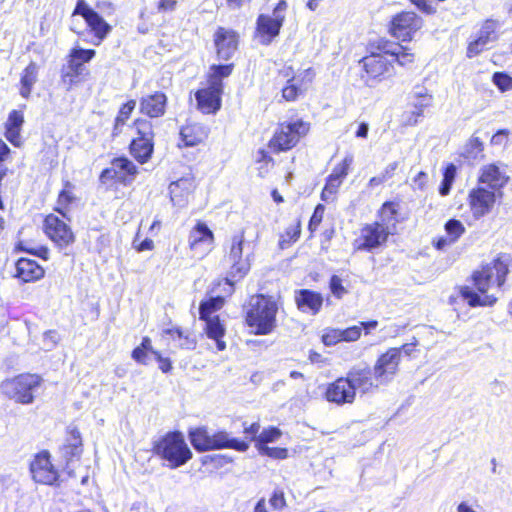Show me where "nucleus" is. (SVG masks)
<instances>
[{
	"mask_svg": "<svg viewBox=\"0 0 512 512\" xmlns=\"http://www.w3.org/2000/svg\"><path fill=\"white\" fill-rule=\"evenodd\" d=\"M260 451L276 459H284L287 457V450L285 448H271L268 446H262Z\"/></svg>",
	"mask_w": 512,
	"mask_h": 512,
	"instance_id": "obj_55",
	"label": "nucleus"
},
{
	"mask_svg": "<svg viewBox=\"0 0 512 512\" xmlns=\"http://www.w3.org/2000/svg\"><path fill=\"white\" fill-rule=\"evenodd\" d=\"M389 235V231L381 225L375 222L367 224L361 229L360 238L355 240L354 247L356 250L371 251L384 244Z\"/></svg>",
	"mask_w": 512,
	"mask_h": 512,
	"instance_id": "obj_13",
	"label": "nucleus"
},
{
	"mask_svg": "<svg viewBox=\"0 0 512 512\" xmlns=\"http://www.w3.org/2000/svg\"><path fill=\"white\" fill-rule=\"evenodd\" d=\"M353 163V156L352 155H346L343 161L339 164H337L333 170L332 173L328 176L334 180H337L339 182H343V180L346 178V176L349 173L350 166Z\"/></svg>",
	"mask_w": 512,
	"mask_h": 512,
	"instance_id": "obj_44",
	"label": "nucleus"
},
{
	"mask_svg": "<svg viewBox=\"0 0 512 512\" xmlns=\"http://www.w3.org/2000/svg\"><path fill=\"white\" fill-rule=\"evenodd\" d=\"M198 109L203 113H216L221 107V95L202 88L195 93Z\"/></svg>",
	"mask_w": 512,
	"mask_h": 512,
	"instance_id": "obj_30",
	"label": "nucleus"
},
{
	"mask_svg": "<svg viewBox=\"0 0 512 512\" xmlns=\"http://www.w3.org/2000/svg\"><path fill=\"white\" fill-rule=\"evenodd\" d=\"M94 10L90 8L84 0H79L74 9L73 15H81L86 20Z\"/></svg>",
	"mask_w": 512,
	"mask_h": 512,
	"instance_id": "obj_56",
	"label": "nucleus"
},
{
	"mask_svg": "<svg viewBox=\"0 0 512 512\" xmlns=\"http://www.w3.org/2000/svg\"><path fill=\"white\" fill-rule=\"evenodd\" d=\"M224 304V298L221 296L212 297L207 301H202L199 307L200 319L211 317V314L221 309Z\"/></svg>",
	"mask_w": 512,
	"mask_h": 512,
	"instance_id": "obj_41",
	"label": "nucleus"
},
{
	"mask_svg": "<svg viewBox=\"0 0 512 512\" xmlns=\"http://www.w3.org/2000/svg\"><path fill=\"white\" fill-rule=\"evenodd\" d=\"M181 140L186 147H194L208 137V129L199 123L188 124L180 131Z\"/></svg>",
	"mask_w": 512,
	"mask_h": 512,
	"instance_id": "obj_31",
	"label": "nucleus"
},
{
	"mask_svg": "<svg viewBox=\"0 0 512 512\" xmlns=\"http://www.w3.org/2000/svg\"><path fill=\"white\" fill-rule=\"evenodd\" d=\"M82 453V440L80 432L76 428L69 430V436L62 448V454L67 461L79 458Z\"/></svg>",
	"mask_w": 512,
	"mask_h": 512,
	"instance_id": "obj_38",
	"label": "nucleus"
},
{
	"mask_svg": "<svg viewBox=\"0 0 512 512\" xmlns=\"http://www.w3.org/2000/svg\"><path fill=\"white\" fill-rule=\"evenodd\" d=\"M250 306L246 316L248 326L254 328L257 335L271 333L276 326V302L271 297L256 295L251 298Z\"/></svg>",
	"mask_w": 512,
	"mask_h": 512,
	"instance_id": "obj_3",
	"label": "nucleus"
},
{
	"mask_svg": "<svg viewBox=\"0 0 512 512\" xmlns=\"http://www.w3.org/2000/svg\"><path fill=\"white\" fill-rule=\"evenodd\" d=\"M214 43L218 58L227 61L237 50L238 36L233 30L220 27L214 35Z\"/></svg>",
	"mask_w": 512,
	"mask_h": 512,
	"instance_id": "obj_16",
	"label": "nucleus"
},
{
	"mask_svg": "<svg viewBox=\"0 0 512 512\" xmlns=\"http://www.w3.org/2000/svg\"><path fill=\"white\" fill-rule=\"evenodd\" d=\"M288 8L286 0H279L273 9V15L260 14L256 20V34L260 44L270 45L276 38L285 21V12Z\"/></svg>",
	"mask_w": 512,
	"mask_h": 512,
	"instance_id": "obj_6",
	"label": "nucleus"
},
{
	"mask_svg": "<svg viewBox=\"0 0 512 512\" xmlns=\"http://www.w3.org/2000/svg\"><path fill=\"white\" fill-rule=\"evenodd\" d=\"M387 56V54L379 50V52H372L361 60L366 73L365 82L368 86L372 87L376 82H380L394 74L392 61L387 59Z\"/></svg>",
	"mask_w": 512,
	"mask_h": 512,
	"instance_id": "obj_8",
	"label": "nucleus"
},
{
	"mask_svg": "<svg viewBox=\"0 0 512 512\" xmlns=\"http://www.w3.org/2000/svg\"><path fill=\"white\" fill-rule=\"evenodd\" d=\"M493 82L501 91H508L512 89V77L505 73H494Z\"/></svg>",
	"mask_w": 512,
	"mask_h": 512,
	"instance_id": "obj_50",
	"label": "nucleus"
},
{
	"mask_svg": "<svg viewBox=\"0 0 512 512\" xmlns=\"http://www.w3.org/2000/svg\"><path fill=\"white\" fill-rule=\"evenodd\" d=\"M342 341L354 342L361 336V327L354 325L346 329H341Z\"/></svg>",
	"mask_w": 512,
	"mask_h": 512,
	"instance_id": "obj_53",
	"label": "nucleus"
},
{
	"mask_svg": "<svg viewBox=\"0 0 512 512\" xmlns=\"http://www.w3.org/2000/svg\"><path fill=\"white\" fill-rule=\"evenodd\" d=\"M166 104V95L162 92H155L141 98L140 112L151 118H158L164 115Z\"/></svg>",
	"mask_w": 512,
	"mask_h": 512,
	"instance_id": "obj_23",
	"label": "nucleus"
},
{
	"mask_svg": "<svg viewBox=\"0 0 512 512\" xmlns=\"http://www.w3.org/2000/svg\"><path fill=\"white\" fill-rule=\"evenodd\" d=\"M378 50L390 56L392 63L397 62L401 66L412 63L414 60V55L408 52L407 48L389 41H381L378 45Z\"/></svg>",
	"mask_w": 512,
	"mask_h": 512,
	"instance_id": "obj_29",
	"label": "nucleus"
},
{
	"mask_svg": "<svg viewBox=\"0 0 512 512\" xmlns=\"http://www.w3.org/2000/svg\"><path fill=\"white\" fill-rule=\"evenodd\" d=\"M233 71V64L226 65H212L208 73V86L207 89L222 95L223 93V79L231 75Z\"/></svg>",
	"mask_w": 512,
	"mask_h": 512,
	"instance_id": "obj_32",
	"label": "nucleus"
},
{
	"mask_svg": "<svg viewBox=\"0 0 512 512\" xmlns=\"http://www.w3.org/2000/svg\"><path fill=\"white\" fill-rule=\"evenodd\" d=\"M44 342L47 349H51L56 343V333L54 331H47L44 333Z\"/></svg>",
	"mask_w": 512,
	"mask_h": 512,
	"instance_id": "obj_64",
	"label": "nucleus"
},
{
	"mask_svg": "<svg viewBox=\"0 0 512 512\" xmlns=\"http://www.w3.org/2000/svg\"><path fill=\"white\" fill-rule=\"evenodd\" d=\"M456 176V166L454 164H449L444 171L443 180L439 187V193L442 196H446L449 194L451 186Z\"/></svg>",
	"mask_w": 512,
	"mask_h": 512,
	"instance_id": "obj_45",
	"label": "nucleus"
},
{
	"mask_svg": "<svg viewBox=\"0 0 512 512\" xmlns=\"http://www.w3.org/2000/svg\"><path fill=\"white\" fill-rule=\"evenodd\" d=\"M497 23L494 20H487L481 27L477 38L470 42L467 48V56L472 58L487 48V45L497 39Z\"/></svg>",
	"mask_w": 512,
	"mask_h": 512,
	"instance_id": "obj_19",
	"label": "nucleus"
},
{
	"mask_svg": "<svg viewBox=\"0 0 512 512\" xmlns=\"http://www.w3.org/2000/svg\"><path fill=\"white\" fill-rule=\"evenodd\" d=\"M153 355L155 359L159 362V369L163 373L170 372V370L172 369V363L170 359L162 357V355L158 351H153Z\"/></svg>",
	"mask_w": 512,
	"mask_h": 512,
	"instance_id": "obj_58",
	"label": "nucleus"
},
{
	"mask_svg": "<svg viewBox=\"0 0 512 512\" xmlns=\"http://www.w3.org/2000/svg\"><path fill=\"white\" fill-rule=\"evenodd\" d=\"M135 106V100H129L127 103L122 105L115 119V130H118L120 126L125 124L126 120L130 117L131 113L135 109Z\"/></svg>",
	"mask_w": 512,
	"mask_h": 512,
	"instance_id": "obj_46",
	"label": "nucleus"
},
{
	"mask_svg": "<svg viewBox=\"0 0 512 512\" xmlns=\"http://www.w3.org/2000/svg\"><path fill=\"white\" fill-rule=\"evenodd\" d=\"M42 378L37 374H20L1 383L2 393L11 400L21 404H31L34 392L40 387Z\"/></svg>",
	"mask_w": 512,
	"mask_h": 512,
	"instance_id": "obj_4",
	"label": "nucleus"
},
{
	"mask_svg": "<svg viewBox=\"0 0 512 512\" xmlns=\"http://www.w3.org/2000/svg\"><path fill=\"white\" fill-rule=\"evenodd\" d=\"M85 22L97 39V42L94 43L95 45H99L112 30L111 25H109L96 11L90 14Z\"/></svg>",
	"mask_w": 512,
	"mask_h": 512,
	"instance_id": "obj_37",
	"label": "nucleus"
},
{
	"mask_svg": "<svg viewBox=\"0 0 512 512\" xmlns=\"http://www.w3.org/2000/svg\"><path fill=\"white\" fill-rule=\"evenodd\" d=\"M30 471L34 481L44 485H54L59 477L50 461V455L46 451L35 457L30 465Z\"/></svg>",
	"mask_w": 512,
	"mask_h": 512,
	"instance_id": "obj_14",
	"label": "nucleus"
},
{
	"mask_svg": "<svg viewBox=\"0 0 512 512\" xmlns=\"http://www.w3.org/2000/svg\"><path fill=\"white\" fill-rule=\"evenodd\" d=\"M445 231L447 235L452 239V241L456 242L465 232V227L461 223V221L456 219H450L445 224Z\"/></svg>",
	"mask_w": 512,
	"mask_h": 512,
	"instance_id": "obj_47",
	"label": "nucleus"
},
{
	"mask_svg": "<svg viewBox=\"0 0 512 512\" xmlns=\"http://www.w3.org/2000/svg\"><path fill=\"white\" fill-rule=\"evenodd\" d=\"M70 187H72V185L69 182H67L65 185V189L60 192L59 201L61 203H71L74 199L71 192L68 190V188Z\"/></svg>",
	"mask_w": 512,
	"mask_h": 512,
	"instance_id": "obj_63",
	"label": "nucleus"
},
{
	"mask_svg": "<svg viewBox=\"0 0 512 512\" xmlns=\"http://www.w3.org/2000/svg\"><path fill=\"white\" fill-rule=\"evenodd\" d=\"M44 269L35 261L20 258L16 263V276L23 282H31L42 278Z\"/></svg>",
	"mask_w": 512,
	"mask_h": 512,
	"instance_id": "obj_26",
	"label": "nucleus"
},
{
	"mask_svg": "<svg viewBox=\"0 0 512 512\" xmlns=\"http://www.w3.org/2000/svg\"><path fill=\"white\" fill-rule=\"evenodd\" d=\"M44 231L59 248H65L74 242V234L69 225L54 214L45 218Z\"/></svg>",
	"mask_w": 512,
	"mask_h": 512,
	"instance_id": "obj_12",
	"label": "nucleus"
},
{
	"mask_svg": "<svg viewBox=\"0 0 512 512\" xmlns=\"http://www.w3.org/2000/svg\"><path fill=\"white\" fill-rule=\"evenodd\" d=\"M189 439L193 447L199 452L213 450L212 435L209 434L205 427L190 430Z\"/></svg>",
	"mask_w": 512,
	"mask_h": 512,
	"instance_id": "obj_39",
	"label": "nucleus"
},
{
	"mask_svg": "<svg viewBox=\"0 0 512 512\" xmlns=\"http://www.w3.org/2000/svg\"><path fill=\"white\" fill-rule=\"evenodd\" d=\"M422 26V19L414 12H401L393 17L390 32L401 41H409Z\"/></svg>",
	"mask_w": 512,
	"mask_h": 512,
	"instance_id": "obj_11",
	"label": "nucleus"
},
{
	"mask_svg": "<svg viewBox=\"0 0 512 512\" xmlns=\"http://www.w3.org/2000/svg\"><path fill=\"white\" fill-rule=\"evenodd\" d=\"M23 123L24 116L22 112L18 110H12L8 115V119L5 123V128L21 129Z\"/></svg>",
	"mask_w": 512,
	"mask_h": 512,
	"instance_id": "obj_52",
	"label": "nucleus"
},
{
	"mask_svg": "<svg viewBox=\"0 0 512 512\" xmlns=\"http://www.w3.org/2000/svg\"><path fill=\"white\" fill-rule=\"evenodd\" d=\"M153 451L156 456L165 460L171 469L185 465L193 456L183 434L179 431L168 432L156 440Z\"/></svg>",
	"mask_w": 512,
	"mask_h": 512,
	"instance_id": "obj_2",
	"label": "nucleus"
},
{
	"mask_svg": "<svg viewBox=\"0 0 512 512\" xmlns=\"http://www.w3.org/2000/svg\"><path fill=\"white\" fill-rule=\"evenodd\" d=\"M509 180V177L504 171L495 164H488L481 168L479 176V183L486 184L489 188L494 191H499L503 188Z\"/></svg>",
	"mask_w": 512,
	"mask_h": 512,
	"instance_id": "obj_24",
	"label": "nucleus"
},
{
	"mask_svg": "<svg viewBox=\"0 0 512 512\" xmlns=\"http://www.w3.org/2000/svg\"><path fill=\"white\" fill-rule=\"evenodd\" d=\"M314 73L311 69L305 71V76H292L287 80L286 86L282 89V97L286 101H295L299 95H301L306 87H304V81L307 83L312 81Z\"/></svg>",
	"mask_w": 512,
	"mask_h": 512,
	"instance_id": "obj_27",
	"label": "nucleus"
},
{
	"mask_svg": "<svg viewBox=\"0 0 512 512\" xmlns=\"http://www.w3.org/2000/svg\"><path fill=\"white\" fill-rule=\"evenodd\" d=\"M325 396L329 402L341 405L352 403L356 394L347 377H341L329 384Z\"/></svg>",
	"mask_w": 512,
	"mask_h": 512,
	"instance_id": "obj_17",
	"label": "nucleus"
},
{
	"mask_svg": "<svg viewBox=\"0 0 512 512\" xmlns=\"http://www.w3.org/2000/svg\"><path fill=\"white\" fill-rule=\"evenodd\" d=\"M321 339L325 346H334L342 342L341 329L326 328L323 330Z\"/></svg>",
	"mask_w": 512,
	"mask_h": 512,
	"instance_id": "obj_48",
	"label": "nucleus"
},
{
	"mask_svg": "<svg viewBox=\"0 0 512 512\" xmlns=\"http://www.w3.org/2000/svg\"><path fill=\"white\" fill-rule=\"evenodd\" d=\"M417 8L424 13L430 14L433 12L431 0H410Z\"/></svg>",
	"mask_w": 512,
	"mask_h": 512,
	"instance_id": "obj_61",
	"label": "nucleus"
},
{
	"mask_svg": "<svg viewBox=\"0 0 512 512\" xmlns=\"http://www.w3.org/2000/svg\"><path fill=\"white\" fill-rule=\"evenodd\" d=\"M496 195V191H489L484 187L472 189L469 199L474 216L482 217L487 214L495 203Z\"/></svg>",
	"mask_w": 512,
	"mask_h": 512,
	"instance_id": "obj_18",
	"label": "nucleus"
},
{
	"mask_svg": "<svg viewBox=\"0 0 512 512\" xmlns=\"http://www.w3.org/2000/svg\"><path fill=\"white\" fill-rule=\"evenodd\" d=\"M5 136L7 140L12 143L14 146H19L20 141V131L21 129H13V128H5Z\"/></svg>",
	"mask_w": 512,
	"mask_h": 512,
	"instance_id": "obj_59",
	"label": "nucleus"
},
{
	"mask_svg": "<svg viewBox=\"0 0 512 512\" xmlns=\"http://www.w3.org/2000/svg\"><path fill=\"white\" fill-rule=\"evenodd\" d=\"M164 334L171 336L173 340L180 341L179 347L182 349L192 350L196 347V339L189 333L184 332L180 328H170L163 331Z\"/></svg>",
	"mask_w": 512,
	"mask_h": 512,
	"instance_id": "obj_40",
	"label": "nucleus"
},
{
	"mask_svg": "<svg viewBox=\"0 0 512 512\" xmlns=\"http://www.w3.org/2000/svg\"><path fill=\"white\" fill-rule=\"evenodd\" d=\"M195 188L193 177L187 176L172 182L169 185L170 199L173 205L183 207L188 203L189 197Z\"/></svg>",
	"mask_w": 512,
	"mask_h": 512,
	"instance_id": "obj_22",
	"label": "nucleus"
},
{
	"mask_svg": "<svg viewBox=\"0 0 512 512\" xmlns=\"http://www.w3.org/2000/svg\"><path fill=\"white\" fill-rule=\"evenodd\" d=\"M205 321V332L208 338L213 339L216 342L217 349L223 351L226 349V343L222 340L225 335V327L221 323L218 316L207 317L202 319Z\"/></svg>",
	"mask_w": 512,
	"mask_h": 512,
	"instance_id": "obj_34",
	"label": "nucleus"
},
{
	"mask_svg": "<svg viewBox=\"0 0 512 512\" xmlns=\"http://www.w3.org/2000/svg\"><path fill=\"white\" fill-rule=\"evenodd\" d=\"M309 124L302 120L283 123L274 133L269 146L275 151H286L294 147L309 131Z\"/></svg>",
	"mask_w": 512,
	"mask_h": 512,
	"instance_id": "obj_7",
	"label": "nucleus"
},
{
	"mask_svg": "<svg viewBox=\"0 0 512 512\" xmlns=\"http://www.w3.org/2000/svg\"><path fill=\"white\" fill-rule=\"evenodd\" d=\"M330 289L332 294L338 299L342 298L344 294L347 293V290L342 285V280L337 275H333L330 279Z\"/></svg>",
	"mask_w": 512,
	"mask_h": 512,
	"instance_id": "obj_54",
	"label": "nucleus"
},
{
	"mask_svg": "<svg viewBox=\"0 0 512 512\" xmlns=\"http://www.w3.org/2000/svg\"><path fill=\"white\" fill-rule=\"evenodd\" d=\"M281 436V431L278 428L271 427L263 430L257 437L259 443L265 444L276 441Z\"/></svg>",
	"mask_w": 512,
	"mask_h": 512,
	"instance_id": "obj_51",
	"label": "nucleus"
},
{
	"mask_svg": "<svg viewBox=\"0 0 512 512\" xmlns=\"http://www.w3.org/2000/svg\"><path fill=\"white\" fill-rule=\"evenodd\" d=\"M147 351L140 346L136 347L132 352V358L138 363L146 364Z\"/></svg>",
	"mask_w": 512,
	"mask_h": 512,
	"instance_id": "obj_62",
	"label": "nucleus"
},
{
	"mask_svg": "<svg viewBox=\"0 0 512 512\" xmlns=\"http://www.w3.org/2000/svg\"><path fill=\"white\" fill-rule=\"evenodd\" d=\"M177 5V0H159L157 4V11L159 13L174 12Z\"/></svg>",
	"mask_w": 512,
	"mask_h": 512,
	"instance_id": "obj_57",
	"label": "nucleus"
},
{
	"mask_svg": "<svg viewBox=\"0 0 512 512\" xmlns=\"http://www.w3.org/2000/svg\"><path fill=\"white\" fill-rule=\"evenodd\" d=\"M135 125L138 137L131 142L130 153L139 163L143 164L152 156L154 149V133L152 124L148 120H137Z\"/></svg>",
	"mask_w": 512,
	"mask_h": 512,
	"instance_id": "obj_9",
	"label": "nucleus"
},
{
	"mask_svg": "<svg viewBox=\"0 0 512 512\" xmlns=\"http://www.w3.org/2000/svg\"><path fill=\"white\" fill-rule=\"evenodd\" d=\"M213 242V232L203 222H198L190 232L189 247L195 254H198L201 257L205 256L212 250Z\"/></svg>",
	"mask_w": 512,
	"mask_h": 512,
	"instance_id": "obj_15",
	"label": "nucleus"
},
{
	"mask_svg": "<svg viewBox=\"0 0 512 512\" xmlns=\"http://www.w3.org/2000/svg\"><path fill=\"white\" fill-rule=\"evenodd\" d=\"M397 222V205L393 202H385L379 211V220L375 223L388 230L390 234H393L396 230Z\"/></svg>",
	"mask_w": 512,
	"mask_h": 512,
	"instance_id": "obj_35",
	"label": "nucleus"
},
{
	"mask_svg": "<svg viewBox=\"0 0 512 512\" xmlns=\"http://www.w3.org/2000/svg\"><path fill=\"white\" fill-rule=\"evenodd\" d=\"M269 512H283L287 508V502L284 491L282 489H275L266 504Z\"/></svg>",
	"mask_w": 512,
	"mask_h": 512,
	"instance_id": "obj_42",
	"label": "nucleus"
},
{
	"mask_svg": "<svg viewBox=\"0 0 512 512\" xmlns=\"http://www.w3.org/2000/svg\"><path fill=\"white\" fill-rule=\"evenodd\" d=\"M400 349L390 348L383 353L373 367L374 379L377 384H388L398 372Z\"/></svg>",
	"mask_w": 512,
	"mask_h": 512,
	"instance_id": "obj_10",
	"label": "nucleus"
},
{
	"mask_svg": "<svg viewBox=\"0 0 512 512\" xmlns=\"http://www.w3.org/2000/svg\"><path fill=\"white\" fill-rule=\"evenodd\" d=\"M325 207L322 204H318L314 210V213L310 219L309 227L312 229V226H317L323 218Z\"/></svg>",
	"mask_w": 512,
	"mask_h": 512,
	"instance_id": "obj_60",
	"label": "nucleus"
},
{
	"mask_svg": "<svg viewBox=\"0 0 512 512\" xmlns=\"http://www.w3.org/2000/svg\"><path fill=\"white\" fill-rule=\"evenodd\" d=\"M341 182L327 177L325 186L321 192V200L326 203H333L341 186Z\"/></svg>",
	"mask_w": 512,
	"mask_h": 512,
	"instance_id": "obj_43",
	"label": "nucleus"
},
{
	"mask_svg": "<svg viewBox=\"0 0 512 512\" xmlns=\"http://www.w3.org/2000/svg\"><path fill=\"white\" fill-rule=\"evenodd\" d=\"M347 379L355 392L359 390L361 393H368L381 385L377 384L369 368H353L348 372Z\"/></svg>",
	"mask_w": 512,
	"mask_h": 512,
	"instance_id": "obj_21",
	"label": "nucleus"
},
{
	"mask_svg": "<svg viewBox=\"0 0 512 512\" xmlns=\"http://www.w3.org/2000/svg\"><path fill=\"white\" fill-rule=\"evenodd\" d=\"M244 245L245 239L243 232L232 237L227 255L230 269L226 280L230 285L243 279L250 271L252 253H246L244 256Z\"/></svg>",
	"mask_w": 512,
	"mask_h": 512,
	"instance_id": "obj_5",
	"label": "nucleus"
},
{
	"mask_svg": "<svg viewBox=\"0 0 512 512\" xmlns=\"http://www.w3.org/2000/svg\"><path fill=\"white\" fill-rule=\"evenodd\" d=\"M507 271V267L502 262L497 261L493 267H484L481 271L473 274L474 286L479 293L486 294L494 285L500 287L504 284ZM460 295L471 307L492 306L497 301L494 295L480 296L469 286H462Z\"/></svg>",
	"mask_w": 512,
	"mask_h": 512,
	"instance_id": "obj_1",
	"label": "nucleus"
},
{
	"mask_svg": "<svg viewBox=\"0 0 512 512\" xmlns=\"http://www.w3.org/2000/svg\"><path fill=\"white\" fill-rule=\"evenodd\" d=\"M295 301L302 312L316 315L322 307L323 297L318 292L302 289L297 292Z\"/></svg>",
	"mask_w": 512,
	"mask_h": 512,
	"instance_id": "obj_25",
	"label": "nucleus"
},
{
	"mask_svg": "<svg viewBox=\"0 0 512 512\" xmlns=\"http://www.w3.org/2000/svg\"><path fill=\"white\" fill-rule=\"evenodd\" d=\"M39 66L35 62H30L29 65L23 70L20 79V95L28 99L32 92L34 84L38 80Z\"/></svg>",
	"mask_w": 512,
	"mask_h": 512,
	"instance_id": "obj_36",
	"label": "nucleus"
},
{
	"mask_svg": "<svg viewBox=\"0 0 512 512\" xmlns=\"http://www.w3.org/2000/svg\"><path fill=\"white\" fill-rule=\"evenodd\" d=\"M87 74V69L82 62H74L68 58L67 64L61 70V80L70 90L73 85L80 83Z\"/></svg>",
	"mask_w": 512,
	"mask_h": 512,
	"instance_id": "obj_28",
	"label": "nucleus"
},
{
	"mask_svg": "<svg viewBox=\"0 0 512 512\" xmlns=\"http://www.w3.org/2000/svg\"><path fill=\"white\" fill-rule=\"evenodd\" d=\"M137 167L126 157L115 158L111 167L104 169L100 175V179L105 182L107 179H117L125 181L127 176L134 177L137 174Z\"/></svg>",
	"mask_w": 512,
	"mask_h": 512,
	"instance_id": "obj_20",
	"label": "nucleus"
},
{
	"mask_svg": "<svg viewBox=\"0 0 512 512\" xmlns=\"http://www.w3.org/2000/svg\"><path fill=\"white\" fill-rule=\"evenodd\" d=\"M95 54L96 52L93 49L73 48L68 58L74 60V62H82L84 64L89 62Z\"/></svg>",
	"mask_w": 512,
	"mask_h": 512,
	"instance_id": "obj_49",
	"label": "nucleus"
},
{
	"mask_svg": "<svg viewBox=\"0 0 512 512\" xmlns=\"http://www.w3.org/2000/svg\"><path fill=\"white\" fill-rule=\"evenodd\" d=\"M212 446L213 450L228 448L244 452L249 448V443L247 441L232 438L229 433L225 431H220L212 435Z\"/></svg>",
	"mask_w": 512,
	"mask_h": 512,
	"instance_id": "obj_33",
	"label": "nucleus"
}]
</instances>
